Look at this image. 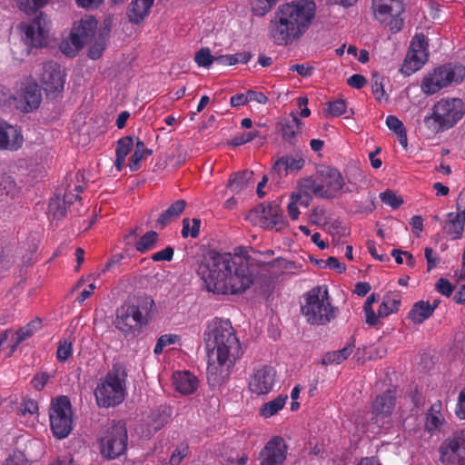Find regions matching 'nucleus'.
<instances>
[{"label": "nucleus", "instance_id": "32", "mask_svg": "<svg viewBox=\"0 0 465 465\" xmlns=\"http://www.w3.org/2000/svg\"><path fill=\"white\" fill-rule=\"evenodd\" d=\"M440 401L433 403L430 406L428 413L426 414L425 427L427 430L433 431L442 425L444 419L440 413Z\"/></svg>", "mask_w": 465, "mask_h": 465}, {"label": "nucleus", "instance_id": "9", "mask_svg": "<svg viewBox=\"0 0 465 465\" xmlns=\"http://www.w3.org/2000/svg\"><path fill=\"white\" fill-rule=\"evenodd\" d=\"M465 114V105L460 98H447L437 102L432 108V114L425 117L426 126L438 133L451 128Z\"/></svg>", "mask_w": 465, "mask_h": 465}, {"label": "nucleus", "instance_id": "64", "mask_svg": "<svg viewBox=\"0 0 465 465\" xmlns=\"http://www.w3.org/2000/svg\"><path fill=\"white\" fill-rule=\"evenodd\" d=\"M456 414L460 419L465 420V387L459 394Z\"/></svg>", "mask_w": 465, "mask_h": 465}, {"label": "nucleus", "instance_id": "7", "mask_svg": "<svg viewBox=\"0 0 465 465\" xmlns=\"http://www.w3.org/2000/svg\"><path fill=\"white\" fill-rule=\"evenodd\" d=\"M302 314L312 325H325L334 320L338 310L332 306L326 285L312 288L303 294Z\"/></svg>", "mask_w": 465, "mask_h": 465}, {"label": "nucleus", "instance_id": "62", "mask_svg": "<svg viewBox=\"0 0 465 465\" xmlns=\"http://www.w3.org/2000/svg\"><path fill=\"white\" fill-rule=\"evenodd\" d=\"M343 361L340 357V355L337 353L336 351L326 352L322 359L321 363L322 365H331V364H340Z\"/></svg>", "mask_w": 465, "mask_h": 465}, {"label": "nucleus", "instance_id": "45", "mask_svg": "<svg viewBox=\"0 0 465 465\" xmlns=\"http://www.w3.org/2000/svg\"><path fill=\"white\" fill-rule=\"evenodd\" d=\"M134 147V139L132 136H124L117 141L115 156L126 158Z\"/></svg>", "mask_w": 465, "mask_h": 465}, {"label": "nucleus", "instance_id": "55", "mask_svg": "<svg viewBox=\"0 0 465 465\" xmlns=\"http://www.w3.org/2000/svg\"><path fill=\"white\" fill-rule=\"evenodd\" d=\"M174 250L172 246H167L163 250L153 253L152 260L153 262H170L173 260Z\"/></svg>", "mask_w": 465, "mask_h": 465}, {"label": "nucleus", "instance_id": "15", "mask_svg": "<svg viewBox=\"0 0 465 465\" xmlns=\"http://www.w3.org/2000/svg\"><path fill=\"white\" fill-rule=\"evenodd\" d=\"M429 44L423 34L413 36L407 57L402 65V71L407 74L420 69L429 58Z\"/></svg>", "mask_w": 465, "mask_h": 465}, {"label": "nucleus", "instance_id": "61", "mask_svg": "<svg viewBox=\"0 0 465 465\" xmlns=\"http://www.w3.org/2000/svg\"><path fill=\"white\" fill-rule=\"evenodd\" d=\"M424 254H425V258L427 261V266H428L427 269L430 272V270H432L433 268H435L438 265L439 257L434 252V251L430 247L425 248Z\"/></svg>", "mask_w": 465, "mask_h": 465}, {"label": "nucleus", "instance_id": "34", "mask_svg": "<svg viewBox=\"0 0 465 465\" xmlns=\"http://www.w3.org/2000/svg\"><path fill=\"white\" fill-rule=\"evenodd\" d=\"M158 240V233L154 231H149L136 241L135 250L140 253H145L155 247Z\"/></svg>", "mask_w": 465, "mask_h": 465}, {"label": "nucleus", "instance_id": "19", "mask_svg": "<svg viewBox=\"0 0 465 465\" xmlns=\"http://www.w3.org/2000/svg\"><path fill=\"white\" fill-rule=\"evenodd\" d=\"M288 447L281 436H273L266 442L258 455L259 465H283Z\"/></svg>", "mask_w": 465, "mask_h": 465}, {"label": "nucleus", "instance_id": "49", "mask_svg": "<svg viewBox=\"0 0 465 465\" xmlns=\"http://www.w3.org/2000/svg\"><path fill=\"white\" fill-rule=\"evenodd\" d=\"M189 454V446L187 443L179 444L174 450L173 451L170 458L171 465H179L182 460L188 456Z\"/></svg>", "mask_w": 465, "mask_h": 465}, {"label": "nucleus", "instance_id": "27", "mask_svg": "<svg viewBox=\"0 0 465 465\" xmlns=\"http://www.w3.org/2000/svg\"><path fill=\"white\" fill-rule=\"evenodd\" d=\"M465 217L453 212L447 214V220L442 223L443 232L452 240L460 239L463 234Z\"/></svg>", "mask_w": 465, "mask_h": 465}, {"label": "nucleus", "instance_id": "37", "mask_svg": "<svg viewBox=\"0 0 465 465\" xmlns=\"http://www.w3.org/2000/svg\"><path fill=\"white\" fill-rule=\"evenodd\" d=\"M38 411V402L28 396H25L21 402L17 404L15 413L19 417H25L27 415H36Z\"/></svg>", "mask_w": 465, "mask_h": 465}, {"label": "nucleus", "instance_id": "11", "mask_svg": "<svg viewBox=\"0 0 465 465\" xmlns=\"http://www.w3.org/2000/svg\"><path fill=\"white\" fill-rule=\"evenodd\" d=\"M345 183L341 173L333 167L326 166L318 172V178L304 179L301 187L312 192L317 197L330 199L335 193L344 188Z\"/></svg>", "mask_w": 465, "mask_h": 465}, {"label": "nucleus", "instance_id": "25", "mask_svg": "<svg viewBox=\"0 0 465 465\" xmlns=\"http://www.w3.org/2000/svg\"><path fill=\"white\" fill-rule=\"evenodd\" d=\"M154 0H132L126 9L128 21L134 25H140L149 15Z\"/></svg>", "mask_w": 465, "mask_h": 465}, {"label": "nucleus", "instance_id": "1", "mask_svg": "<svg viewBox=\"0 0 465 465\" xmlns=\"http://www.w3.org/2000/svg\"><path fill=\"white\" fill-rule=\"evenodd\" d=\"M204 287L216 294H238L249 289L254 281L249 262L230 252L209 251L198 269Z\"/></svg>", "mask_w": 465, "mask_h": 465}, {"label": "nucleus", "instance_id": "18", "mask_svg": "<svg viewBox=\"0 0 465 465\" xmlns=\"http://www.w3.org/2000/svg\"><path fill=\"white\" fill-rule=\"evenodd\" d=\"M276 376V371L272 366L255 367L248 380L249 391L257 396L268 394L275 385Z\"/></svg>", "mask_w": 465, "mask_h": 465}, {"label": "nucleus", "instance_id": "54", "mask_svg": "<svg viewBox=\"0 0 465 465\" xmlns=\"http://www.w3.org/2000/svg\"><path fill=\"white\" fill-rule=\"evenodd\" d=\"M289 200L290 202L287 205L288 215L292 221H296L301 213L298 208V202L301 200V196L298 194H291Z\"/></svg>", "mask_w": 465, "mask_h": 465}, {"label": "nucleus", "instance_id": "20", "mask_svg": "<svg viewBox=\"0 0 465 465\" xmlns=\"http://www.w3.org/2000/svg\"><path fill=\"white\" fill-rule=\"evenodd\" d=\"M65 74L61 66L54 62H47L43 64L41 83L47 95L55 96L64 90Z\"/></svg>", "mask_w": 465, "mask_h": 465}, {"label": "nucleus", "instance_id": "26", "mask_svg": "<svg viewBox=\"0 0 465 465\" xmlns=\"http://www.w3.org/2000/svg\"><path fill=\"white\" fill-rule=\"evenodd\" d=\"M173 383L177 391L189 395L198 387V379L190 371H177L173 375Z\"/></svg>", "mask_w": 465, "mask_h": 465}, {"label": "nucleus", "instance_id": "42", "mask_svg": "<svg viewBox=\"0 0 465 465\" xmlns=\"http://www.w3.org/2000/svg\"><path fill=\"white\" fill-rule=\"evenodd\" d=\"M256 137H261L262 139H265L266 134H262L258 130H253L251 132H243L242 134L234 136L231 141V144L232 146H240V145H242V144L252 142Z\"/></svg>", "mask_w": 465, "mask_h": 465}, {"label": "nucleus", "instance_id": "2", "mask_svg": "<svg viewBox=\"0 0 465 465\" xmlns=\"http://www.w3.org/2000/svg\"><path fill=\"white\" fill-rule=\"evenodd\" d=\"M207 346H213L212 353L216 361L209 362L207 374L214 381H223L231 372L236 361L242 354V346L229 320L218 317L208 322L204 331Z\"/></svg>", "mask_w": 465, "mask_h": 465}, {"label": "nucleus", "instance_id": "28", "mask_svg": "<svg viewBox=\"0 0 465 465\" xmlns=\"http://www.w3.org/2000/svg\"><path fill=\"white\" fill-rule=\"evenodd\" d=\"M186 205V201L182 199L177 200L176 202L172 203L156 220L155 227L159 229H163L172 222L178 219L180 215L183 213Z\"/></svg>", "mask_w": 465, "mask_h": 465}, {"label": "nucleus", "instance_id": "29", "mask_svg": "<svg viewBox=\"0 0 465 465\" xmlns=\"http://www.w3.org/2000/svg\"><path fill=\"white\" fill-rule=\"evenodd\" d=\"M435 306L429 302L419 301L415 302L408 313V319L414 324H421L434 312Z\"/></svg>", "mask_w": 465, "mask_h": 465}, {"label": "nucleus", "instance_id": "33", "mask_svg": "<svg viewBox=\"0 0 465 465\" xmlns=\"http://www.w3.org/2000/svg\"><path fill=\"white\" fill-rule=\"evenodd\" d=\"M40 323H41L40 321L38 319H36V320L30 322L25 326L20 328L14 334V338H13L14 343H13L11 351H14L21 342H23L24 341H25L26 339L31 337L35 333V331L38 329V327L40 326Z\"/></svg>", "mask_w": 465, "mask_h": 465}, {"label": "nucleus", "instance_id": "21", "mask_svg": "<svg viewBox=\"0 0 465 465\" xmlns=\"http://www.w3.org/2000/svg\"><path fill=\"white\" fill-rule=\"evenodd\" d=\"M260 208L261 223L263 228L280 232L289 225V222L277 201L263 203L260 205Z\"/></svg>", "mask_w": 465, "mask_h": 465}, {"label": "nucleus", "instance_id": "23", "mask_svg": "<svg viewBox=\"0 0 465 465\" xmlns=\"http://www.w3.org/2000/svg\"><path fill=\"white\" fill-rule=\"evenodd\" d=\"M23 144V136L13 125L0 122V151H16Z\"/></svg>", "mask_w": 465, "mask_h": 465}, {"label": "nucleus", "instance_id": "56", "mask_svg": "<svg viewBox=\"0 0 465 465\" xmlns=\"http://www.w3.org/2000/svg\"><path fill=\"white\" fill-rule=\"evenodd\" d=\"M435 289L440 294L450 297L453 292V287L449 280L445 278H440L435 285Z\"/></svg>", "mask_w": 465, "mask_h": 465}, {"label": "nucleus", "instance_id": "51", "mask_svg": "<svg viewBox=\"0 0 465 465\" xmlns=\"http://www.w3.org/2000/svg\"><path fill=\"white\" fill-rule=\"evenodd\" d=\"M371 91L379 101L381 100L385 94L382 84V77L378 73H373L371 75Z\"/></svg>", "mask_w": 465, "mask_h": 465}, {"label": "nucleus", "instance_id": "36", "mask_svg": "<svg viewBox=\"0 0 465 465\" xmlns=\"http://www.w3.org/2000/svg\"><path fill=\"white\" fill-rule=\"evenodd\" d=\"M400 298L386 295L383 297L382 302L379 306V315L381 316V318H386L389 315L397 312L400 309Z\"/></svg>", "mask_w": 465, "mask_h": 465}, {"label": "nucleus", "instance_id": "16", "mask_svg": "<svg viewBox=\"0 0 465 465\" xmlns=\"http://www.w3.org/2000/svg\"><path fill=\"white\" fill-rule=\"evenodd\" d=\"M397 391L390 388L378 394L371 402V420L381 427V422L390 419L395 411Z\"/></svg>", "mask_w": 465, "mask_h": 465}, {"label": "nucleus", "instance_id": "46", "mask_svg": "<svg viewBox=\"0 0 465 465\" xmlns=\"http://www.w3.org/2000/svg\"><path fill=\"white\" fill-rule=\"evenodd\" d=\"M179 341V336L176 334H163L161 335L154 346L153 352L159 355L163 352L165 347L168 345L175 344Z\"/></svg>", "mask_w": 465, "mask_h": 465}, {"label": "nucleus", "instance_id": "63", "mask_svg": "<svg viewBox=\"0 0 465 465\" xmlns=\"http://www.w3.org/2000/svg\"><path fill=\"white\" fill-rule=\"evenodd\" d=\"M367 83L366 78L359 74H352L351 77L347 79V84L351 87L361 89Z\"/></svg>", "mask_w": 465, "mask_h": 465}, {"label": "nucleus", "instance_id": "60", "mask_svg": "<svg viewBox=\"0 0 465 465\" xmlns=\"http://www.w3.org/2000/svg\"><path fill=\"white\" fill-rule=\"evenodd\" d=\"M49 381V375L46 372L36 374L31 381L33 388L36 391H42Z\"/></svg>", "mask_w": 465, "mask_h": 465}, {"label": "nucleus", "instance_id": "41", "mask_svg": "<svg viewBox=\"0 0 465 465\" xmlns=\"http://www.w3.org/2000/svg\"><path fill=\"white\" fill-rule=\"evenodd\" d=\"M73 355V342L68 339H63L59 341L56 359L60 362L66 361Z\"/></svg>", "mask_w": 465, "mask_h": 465}, {"label": "nucleus", "instance_id": "30", "mask_svg": "<svg viewBox=\"0 0 465 465\" xmlns=\"http://www.w3.org/2000/svg\"><path fill=\"white\" fill-rule=\"evenodd\" d=\"M253 176V172L244 170L239 173H235L231 175L227 182V188L233 193H239L251 183Z\"/></svg>", "mask_w": 465, "mask_h": 465}, {"label": "nucleus", "instance_id": "57", "mask_svg": "<svg viewBox=\"0 0 465 465\" xmlns=\"http://www.w3.org/2000/svg\"><path fill=\"white\" fill-rule=\"evenodd\" d=\"M324 263L323 267H329L335 270L339 273H342L346 271V265L341 262L336 257L331 256L328 259L322 261Z\"/></svg>", "mask_w": 465, "mask_h": 465}, {"label": "nucleus", "instance_id": "39", "mask_svg": "<svg viewBox=\"0 0 465 465\" xmlns=\"http://www.w3.org/2000/svg\"><path fill=\"white\" fill-rule=\"evenodd\" d=\"M280 0H252V12L256 16L267 15Z\"/></svg>", "mask_w": 465, "mask_h": 465}, {"label": "nucleus", "instance_id": "4", "mask_svg": "<svg viewBox=\"0 0 465 465\" xmlns=\"http://www.w3.org/2000/svg\"><path fill=\"white\" fill-rule=\"evenodd\" d=\"M108 33V28L97 31V20L92 15H86L74 24L70 34V42L74 47H69L68 43H63L61 50L68 56H74L84 45H89V57L99 59L105 49Z\"/></svg>", "mask_w": 465, "mask_h": 465}, {"label": "nucleus", "instance_id": "53", "mask_svg": "<svg viewBox=\"0 0 465 465\" xmlns=\"http://www.w3.org/2000/svg\"><path fill=\"white\" fill-rule=\"evenodd\" d=\"M289 173H297L304 166L305 161L302 157L282 156Z\"/></svg>", "mask_w": 465, "mask_h": 465}, {"label": "nucleus", "instance_id": "50", "mask_svg": "<svg viewBox=\"0 0 465 465\" xmlns=\"http://www.w3.org/2000/svg\"><path fill=\"white\" fill-rule=\"evenodd\" d=\"M327 105L329 114L334 117L341 116L347 113V104L343 99L329 102Z\"/></svg>", "mask_w": 465, "mask_h": 465}, {"label": "nucleus", "instance_id": "14", "mask_svg": "<svg viewBox=\"0 0 465 465\" xmlns=\"http://www.w3.org/2000/svg\"><path fill=\"white\" fill-rule=\"evenodd\" d=\"M23 40L28 47H43L47 45L50 21L46 15L40 13L30 24L21 25Z\"/></svg>", "mask_w": 465, "mask_h": 465}, {"label": "nucleus", "instance_id": "13", "mask_svg": "<svg viewBox=\"0 0 465 465\" xmlns=\"http://www.w3.org/2000/svg\"><path fill=\"white\" fill-rule=\"evenodd\" d=\"M371 9L374 18L387 26L391 34H396L403 26L401 17L404 11V0H372Z\"/></svg>", "mask_w": 465, "mask_h": 465}, {"label": "nucleus", "instance_id": "17", "mask_svg": "<svg viewBox=\"0 0 465 465\" xmlns=\"http://www.w3.org/2000/svg\"><path fill=\"white\" fill-rule=\"evenodd\" d=\"M441 460L465 464V430L454 431L440 446Z\"/></svg>", "mask_w": 465, "mask_h": 465}, {"label": "nucleus", "instance_id": "59", "mask_svg": "<svg viewBox=\"0 0 465 465\" xmlns=\"http://www.w3.org/2000/svg\"><path fill=\"white\" fill-rule=\"evenodd\" d=\"M363 312H364L365 322L369 326H377L379 324L380 318H381V316L379 315V312L375 313L372 307L363 308Z\"/></svg>", "mask_w": 465, "mask_h": 465}, {"label": "nucleus", "instance_id": "52", "mask_svg": "<svg viewBox=\"0 0 465 465\" xmlns=\"http://www.w3.org/2000/svg\"><path fill=\"white\" fill-rule=\"evenodd\" d=\"M64 202L61 203L58 200L53 201L48 205V212L52 215L54 220H61L65 216L66 210L64 207Z\"/></svg>", "mask_w": 465, "mask_h": 465}, {"label": "nucleus", "instance_id": "40", "mask_svg": "<svg viewBox=\"0 0 465 465\" xmlns=\"http://www.w3.org/2000/svg\"><path fill=\"white\" fill-rule=\"evenodd\" d=\"M288 174L289 171L287 169V165L285 164L283 158L281 157L272 164L268 176L272 181L279 183L282 179L286 177Z\"/></svg>", "mask_w": 465, "mask_h": 465}, {"label": "nucleus", "instance_id": "47", "mask_svg": "<svg viewBox=\"0 0 465 465\" xmlns=\"http://www.w3.org/2000/svg\"><path fill=\"white\" fill-rule=\"evenodd\" d=\"M49 0H16L17 6L20 10L29 13L45 6Z\"/></svg>", "mask_w": 465, "mask_h": 465}, {"label": "nucleus", "instance_id": "43", "mask_svg": "<svg viewBox=\"0 0 465 465\" xmlns=\"http://www.w3.org/2000/svg\"><path fill=\"white\" fill-rule=\"evenodd\" d=\"M194 61L198 66L209 68L215 62V56L208 47H203L195 54Z\"/></svg>", "mask_w": 465, "mask_h": 465}, {"label": "nucleus", "instance_id": "38", "mask_svg": "<svg viewBox=\"0 0 465 465\" xmlns=\"http://www.w3.org/2000/svg\"><path fill=\"white\" fill-rule=\"evenodd\" d=\"M202 221L199 218H183V228L181 231L182 237L186 239L188 237L197 238L200 233Z\"/></svg>", "mask_w": 465, "mask_h": 465}, {"label": "nucleus", "instance_id": "5", "mask_svg": "<svg viewBox=\"0 0 465 465\" xmlns=\"http://www.w3.org/2000/svg\"><path fill=\"white\" fill-rule=\"evenodd\" d=\"M153 306V300L145 294L128 297L116 309L115 328L125 338L137 336L148 324Z\"/></svg>", "mask_w": 465, "mask_h": 465}, {"label": "nucleus", "instance_id": "22", "mask_svg": "<svg viewBox=\"0 0 465 465\" xmlns=\"http://www.w3.org/2000/svg\"><path fill=\"white\" fill-rule=\"evenodd\" d=\"M282 140L292 146H296L299 142L304 123L298 116V112H292L290 116L279 123Z\"/></svg>", "mask_w": 465, "mask_h": 465}, {"label": "nucleus", "instance_id": "48", "mask_svg": "<svg viewBox=\"0 0 465 465\" xmlns=\"http://www.w3.org/2000/svg\"><path fill=\"white\" fill-rule=\"evenodd\" d=\"M380 198L384 204L393 209L399 208L403 203V200L391 190L381 193Z\"/></svg>", "mask_w": 465, "mask_h": 465}, {"label": "nucleus", "instance_id": "58", "mask_svg": "<svg viewBox=\"0 0 465 465\" xmlns=\"http://www.w3.org/2000/svg\"><path fill=\"white\" fill-rule=\"evenodd\" d=\"M4 465H27V460L21 451H14L5 460Z\"/></svg>", "mask_w": 465, "mask_h": 465}, {"label": "nucleus", "instance_id": "8", "mask_svg": "<svg viewBox=\"0 0 465 465\" xmlns=\"http://www.w3.org/2000/svg\"><path fill=\"white\" fill-rule=\"evenodd\" d=\"M464 78V65L458 63H447L429 72L421 81L420 89L423 94L431 95L443 88L460 84Z\"/></svg>", "mask_w": 465, "mask_h": 465}, {"label": "nucleus", "instance_id": "10", "mask_svg": "<svg viewBox=\"0 0 465 465\" xmlns=\"http://www.w3.org/2000/svg\"><path fill=\"white\" fill-rule=\"evenodd\" d=\"M101 456L108 460L125 454L128 445V432L124 420H112L101 431L97 439Z\"/></svg>", "mask_w": 465, "mask_h": 465}, {"label": "nucleus", "instance_id": "44", "mask_svg": "<svg viewBox=\"0 0 465 465\" xmlns=\"http://www.w3.org/2000/svg\"><path fill=\"white\" fill-rule=\"evenodd\" d=\"M144 158L143 142L137 140L134 151L130 158L129 168L132 172H135L140 168V163Z\"/></svg>", "mask_w": 465, "mask_h": 465}, {"label": "nucleus", "instance_id": "31", "mask_svg": "<svg viewBox=\"0 0 465 465\" xmlns=\"http://www.w3.org/2000/svg\"><path fill=\"white\" fill-rule=\"evenodd\" d=\"M287 394H280L275 399L265 402L260 409V415L263 418H271L277 414L286 404Z\"/></svg>", "mask_w": 465, "mask_h": 465}, {"label": "nucleus", "instance_id": "12", "mask_svg": "<svg viewBox=\"0 0 465 465\" xmlns=\"http://www.w3.org/2000/svg\"><path fill=\"white\" fill-rule=\"evenodd\" d=\"M50 428L57 439L66 438L73 430L72 406L67 396L54 400L49 410Z\"/></svg>", "mask_w": 465, "mask_h": 465}, {"label": "nucleus", "instance_id": "3", "mask_svg": "<svg viewBox=\"0 0 465 465\" xmlns=\"http://www.w3.org/2000/svg\"><path fill=\"white\" fill-rule=\"evenodd\" d=\"M313 1L299 0L285 3L277 8L270 22V35L278 45H289L300 39L315 17Z\"/></svg>", "mask_w": 465, "mask_h": 465}, {"label": "nucleus", "instance_id": "24", "mask_svg": "<svg viewBox=\"0 0 465 465\" xmlns=\"http://www.w3.org/2000/svg\"><path fill=\"white\" fill-rule=\"evenodd\" d=\"M41 101V90L36 83L27 84L21 89L19 102L22 104L23 111L28 113L38 108Z\"/></svg>", "mask_w": 465, "mask_h": 465}, {"label": "nucleus", "instance_id": "6", "mask_svg": "<svg viewBox=\"0 0 465 465\" xmlns=\"http://www.w3.org/2000/svg\"><path fill=\"white\" fill-rule=\"evenodd\" d=\"M126 379L125 367L120 362L114 363L94 389L96 404L106 409L121 404L126 397Z\"/></svg>", "mask_w": 465, "mask_h": 465}, {"label": "nucleus", "instance_id": "35", "mask_svg": "<svg viewBox=\"0 0 465 465\" xmlns=\"http://www.w3.org/2000/svg\"><path fill=\"white\" fill-rule=\"evenodd\" d=\"M386 125L398 136L399 143L406 148L408 145V139L406 129L402 122L394 115H389L386 118Z\"/></svg>", "mask_w": 465, "mask_h": 465}]
</instances>
